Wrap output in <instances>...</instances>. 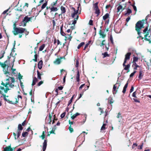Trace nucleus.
<instances>
[{
    "label": "nucleus",
    "mask_w": 151,
    "mask_h": 151,
    "mask_svg": "<svg viewBox=\"0 0 151 151\" xmlns=\"http://www.w3.org/2000/svg\"><path fill=\"white\" fill-rule=\"evenodd\" d=\"M12 33L14 35H19V38H21L23 35H25L26 37L29 33V32L27 31V29L25 28L17 27L16 24L14 23L13 24V28Z\"/></svg>",
    "instance_id": "obj_1"
},
{
    "label": "nucleus",
    "mask_w": 151,
    "mask_h": 151,
    "mask_svg": "<svg viewBox=\"0 0 151 151\" xmlns=\"http://www.w3.org/2000/svg\"><path fill=\"white\" fill-rule=\"evenodd\" d=\"M145 20L143 19L142 20L138 21L136 24L135 30L137 32V34L139 35V36L137 37V38L139 37H141L142 39H144V37H142L140 35L141 33L140 30L142 28L144 27V25L145 23Z\"/></svg>",
    "instance_id": "obj_2"
},
{
    "label": "nucleus",
    "mask_w": 151,
    "mask_h": 151,
    "mask_svg": "<svg viewBox=\"0 0 151 151\" xmlns=\"http://www.w3.org/2000/svg\"><path fill=\"white\" fill-rule=\"evenodd\" d=\"M7 61L6 60L4 63L0 62V65L3 68V71L4 73L5 74H9V64H7Z\"/></svg>",
    "instance_id": "obj_3"
},
{
    "label": "nucleus",
    "mask_w": 151,
    "mask_h": 151,
    "mask_svg": "<svg viewBox=\"0 0 151 151\" xmlns=\"http://www.w3.org/2000/svg\"><path fill=\"white\" fill-rule=\"evenodd\" d=\"M150 32V29L148 30V27H147L143 30V33L146 34L145 35V39L146 41L149 42V43H151V40L148 39L147 38V36L149 35V33Z\"/></svg>",
    "instance_id": "obj_4"
},
{
    "label": "nucleus",
    "mask_w": 151,
    "mask_h": 151,
    "mask_svg": "<svg viewBox=\"0 0 151 151\" xmlns=\"http://www.w3.org/2000/svg\"><path fill=\"white\" fill-rule=\"evenodd\" d=\"M30 18L28 16H26L23 19L22 22L23 23V26L25 27L26 25V24L29 22H30Z\"/></svg>",
    "instance_id": "obj_5"
},
{
    "label": "nucleus",
    "mask_w": 151,
    "mask_h": 151,
    "mask_svg": "<svg viewBox=\"0 0 151 151\" xmlns=\"http://www.w3.org/2000/svg\"><path fill=\"white\" fill-rule=\"evenodd\" d=\"M15 148V147L12 148L10 144L8 146H6L4 148V150L2 151H13Z\"/></svg>",
    "instance_id": "obj_6"
},
{
    "label": "nucleus",
    "mask_w": 151,
    "mask_h": 151,
    "mask_svg": "<svg viewBox=\"0 0 151 151\" xmlns=\"http://www.w3.org/2000/svg\"><path fill=\"white\" fill-rule=\"evenodd\" d=\"M65 59L64 57H61L59 58H57L53 61V63L55 65H59L61 62V59Z\"/></svg>",
    "instance_id": "obj_7"
},
{
    "label": "nucleus",
    "mask_w": 151,
    "mask_h": 151,
    "mask_svg": "<svg viewBox=\"0 0 151 151\" xmlns=\"http://www.w3.org/2000/svg\"><path fill=\"white\" fill-rule=\"evenodd\" d=\"M132 13V10L130 9L127 8V11L125 12V13L124 14V16H129Z\"/></svg>",
    "instance_id": "obj_8"
},
{
    "label": "nucleus",
    "mask_w": 151,
    "mask_h": 151,
    "mask_svg": "<svg viewBox=\"0 0 151 151\" xmlns=\"http://www.w3.org/2000/svg\"><path fill=\"white\" fill-rule=\"evenodd\" d=\"M117 12H121L124 9V8H123L121 5H119L117 8Z\"/></svg>",
    "instance_id": "obj_9"
},
{
    "label": "nucleus",
    "mask_w": 151,
    "mask_h": 151,
    "mask_svg": "<svg viewBox=\"0 0 151 151\" xmlns=\"http://www.w3.org/2000/svg\"><path fill=\"white\" fill-rule=\"evenodd\" d=\"M47 140H45L43 143L42 150L43 151H45L46 149L47 146Z\"/></svg>",
    "instance_id": "obj_10"
},
{
    "label": "nucleus",
    "mask_w": 151,
    "mask_h": 151,
    "mask_svg": "<svg viewBox=\"0 0 151 151\" xmlns=\"http://www.w3.org/2000/svg\"><path fill=\"white\" fill-rule=\"evenodd\" d=\"M77 73L76 76V81L78 82H79L80 81V74L79 70L77 69Z\"/></svg>",
    "instance_id": "obj_11"
},
{
    "label": "nucleus",
    "mask_w": 151,
    "mask_h": 151,
    "mask_svg": "<svg viewBox=\"0 0 151 151\" xmlns=\"http://www.w3.org/2000/svg\"><path fill=\"white\" fill-rule=\"evenodd\" d=\"M131 54V53L130 52H129L127 53L125 55V58L124 59L127 60H129L130 58V56Z\"/></svg>",
    "instance_id": "obj_12"
},
{
    "label": "nucleus",
    "mask_w": 151,
    "mask_h": 151,
    "mask_svg": "<svg viewBox=\"0 0 151 151\" xmlns=\"http://www.w3.org/2000/svg\"><path fill=\"white\" fill-rule=\"evenodd\" d=\"M15 58H14V60H13V62H12V68H11V70H12V73L14 74V75H15L16 74V73H15L14 72V71H15L16 70V69H15V68H13V66H14V62L15 61Z\"/></svg>",
    "instance_id": "obj_13"
},
{
    "label": "nucleus",
    "mask_w": 151,
    "mask_h": 151,
    "mask_svg": "<svg viewBox=\"0 0 151 151\" xmlns=\"http://www.w3.org/2000/svg\"><path fill=\"white\" fill-rule=\"evenodd\" d=\"M63 26L62 25L60 27V33L61 35L65 37L66 35V34L63 31Z\"/></svg>",
    "instance_id": "obj_14"
},
{
    "label": "nucleus",
    "mask_w": 151,
    "mask_h": 151,
    "mask_svg": "<svg viewBox=\"0 0 151 151\" xmlns=\"http://www.w3.org/2000/svg\"><path fill=\"white\" fill-rule=\"evenodd\" d=\"M15 99L16 101H10V103L13 104L18 103L19 101V98L18 97V96H17V98H15Z\"/></svg>",
    "instance_id": "obj_15"
},
{
    "label": "nucleus",
    "mask_w": 151,
    "mask_h": 151,
    "mask_svg": "<svg viewBox=\"0 0 151 151\" xmlns=\"http://www.w3.org/2000/svg\"><path fill=\"white\" fill-rule=\"evenodd\" d=\"M42 60H40L38 63L37 65L38 68L39 69H40L42 68Z\"/></svg>",
    "instance_id": "obj_16"
},
{
    "label": "nucleus",
    "mask_w": 151,
    "mask_h": 151,
    "mask_svg": "<svg viewBox=\"0 0 151 151\" xmlns=\"http://www.w3.org/2000/svg\"><path fill=\"white\" fill-rule=\"evenodd\" d=\"M78 15H77V16H76V18H74V20L73 21V22L72 24H73L74 26H75V24H76L77 22V21L78 20Z\"/></svg>",
    "instance_id": "obj_17"
},
{
    "label": "nucleus",
    "mask_w": 151,
    "mask_h": 151,
    "mask_svg": "<svg viewBox=\"0 0 151 151\" xmlns=\"http://www.w3.org/2000/svg\"><path fill=\"white\" fill-rule=\"evenodd\" d=\"M38 81V79H37L35 77L32 81V86H33L35 85L36 83Z\"/></svg>",
    "instance_id": "obj_18"
},
{
    "label": "nucleus",
    "mask_w": 151,
    "mask_h": 151,
    "mask_svg": "<svg viewBox=\"0 0 151 151\" xmlns=\"http://www.w3.org/2000/svg\"><path fill=\"white\" fill-rule=\"evenodd\" d=\"M106 125V124H103L101 127V130L102 132H104V130L106 129L105 126Z\"/></svg>",
    "instance_id": "obj_19"
},
{
    "label": "nucleus",
    "mask_w": 151,
    "mask_h": 151,
    "mask_svg": "<svg viewBox=\"0 0 151 151\" xmlns=\"http://www.w3.org/2000/svg\"><path fill=\"white\" fill-rule=\"evenodd\" d=\"M94 9L95 11V13L97 14L96 16L98 17L99 16L100 13V11L99 7L97 8H96Z\"/></svg>",
    "instance_id": "obj_20"
},
{
    "label": "nucleus",
    "mask_w": 151,
    "mask_h": 151,
    "mask_svg": "<svg viewBox=\"0 0 151 151\" xmlns=\"http://www.w3.org/2000/svg\"><path fill=\"white\" fill-rule=\"evenodd\" d=\"M109 18V13H106L104 16L103 17V19L105 20Z\"/></svg>",
    "instance_id": "obj_21"
},
{
    "label": "nucleus",
    "mask_w": 151,
    "mask_h": 151,
    "mask_svg": "<svg viewBox=\"0 0 151 151\" xmlns=\"http://www.w3.org/2000/svg\"><path fill=\"white\" fill-rule=\"evenodd\" d=\"M116 84L114 85L112 91L113 94H116L117 91V90L116 89Z\"/></svg>",
    "instance_id": "obj_22"
},
{
    "label": "nucleus",
    "mask_w": 151,
    "mask_h": 151,
    "mask_svg": "<svg viewBox=\"0 0 151 151\" xmlns=\"http://www.w3.org/2000/svg\"><path fill=\"white\" fill-rule=\"evenodd\" d=\"M89 87V86H87V88L86 89H85L84 90H83V92L80 94V96L78 98V99H80L82 97V96L83 94V93L84 92V91H86V90L88 89Z\"/></svg>",
    "instance_id": "obj_23"
},
{
    "label": "nucleus",
    "mask_w": 151,
    "mask_h": 151,
    "mask_svg": "<svg viewBox=\"0 0 151 151\" xmlns=\"http://www.w3.org/2000/svg\"><path fill=\"white\" fill-rule=\"evenodd\" d=\"M52 114H51L50 113L49 114V122H48V124H50L52 122Z\"/></svg>",
    "instance_id": "obj_24"
},
{
    "label": "nucleus",
    "mask_w": 151,
    "mask_h": 151,
    "mask_svg": "<svg viewBox=\"0 0 151 151\" xmlns=\"http://www.w3.org/2000/svg\"><path fill=\"white\" fill-rule=\"evenodd\" d=\"M134 66H135V67H134V70H136L137 69V67H139V66L136 63H133V64L132 65V67H133Z\"/></svg>",
    "instance_id": "obj_25"
},
{
    "label": "nucleus",
    "mask_w": 151,
    "mask_h": 151,
    "mask_svg": "<svg viewBox=\"0 0 151 151\" xmlns=\"http://www.w3.org/2000/svg\"><path fill=\"white\" fill-rule=\"evenodd\" d=\"M46 0H45V2L44 3L42 6L41 9L42 10L44 9L47 5V1H46Z\"/></svg>",
    "instance_id": "obj_26"
},
{
    "label": "nucleus",
    "mask_w": 151,
    "mask_h": 151,
    "mask_svg": "<svg viewBox=\"0 0 151 151\" xmlns=\"http://www.w3.org/2000/svg\"><path fill=\"white\" fill-rule=\"evenodd\" d=\"M125 67L124 68V70H127V72L129 71V68L130 67V65L128 64L127 65H125Z\"/></svg>",
    "instance_id": "obj_27"
},
{
    "label": "nucleus",
    "mask_w": 151,
    "mask_h": 151,
    "mask_svg": "<svg viewBox=\"0 0 151 151\" xmlns=\"http://www.w3.org/2000/svg\"><path fill=\"white\" fill-rule=\"evenodd\" d=\"M60 9L61 11L62 14L65 13L66 12L65 8V7L63 6H61L60 7Z\"/></svg>",
    "instance_id": "obj_28"
},
{
    "label": "nucleus",
    "mask_w": 151,
    "mask_h": 151,
    "mask_svg": "<svg viewBox=\"0 0 151 151\" xmlns=\"http://www.w3.org/2000/svg\"><path fill=\"white\" fill-rule=\"evenodd\" d=\"M109 40L110 41H111V43L112 45H114V43L113 42V38L112 37V35H109Z\"/></svg>",
    "instance_id": "obj_29"
},
{
    "label": "nucleus",
    "mask_w": 151,
    "mask_h": 151,
    "mask_svg": "<svg viewBox=\"0 0 151 151\" xmlns=\"http://www.w3.org/2000/svg\"><path fill=\"white\" fill-rule=\"evenodd\" d=\"M51 12L53 11H56L58 10V8L56 7H54V6H52V7L50 8Z\"/></svg>",
    "instance_id": "obj_30"
},
{
    "label": "nucleus",
    "mask_w": 151,
    "mask_h": 151,
    "mask_svg": "<svg viewBox=\"0 0 151 151\" xmlns=\"http://www.w3.org/2000/svg\"><path fill=\"white\" fill-rule=\"evenodd\" d=\"M37 78L39 80L41 79V74L40 73L39 71L38 70H37Z\"/></svg>",
    "instance_id": "obj_31"
},
{
    "label": "nucleus",
    "mask_w": 151,
    "mask_h": 151,
    "mask_svg": "<svg viewBox=\"0 0 151 151\" xmlns=\"http://www.w3.org/2000/svg\"><path fill=\"white\" fill-rule=\"evenodd\" d=\"M71 32L70 33V34H68V37H65V40H66L67 39H68V40H70L71 38H72V37L70 35L71 34Z\"/></svg>",
    "instance_id": "obj_32"
},
{
    "label": "nucleus",
    "mask_w": 151,
    "mask_h": 151,
    "mask_svg": "<svg viewBox=\"0 0 151 151\" xmlns=\"http://www.w3.org/2000/svg\"><path fill=\"white\" fill-rule=\"evenodd\" d=\"M102 55H103V58H104L106 57H109V55L107 54V52H105L104 53H102Z\"/></svg>",
    "instance_id": "obj_33"
},
{
    "label": "nucleus",
    "mask_w": 151,
    "mask_h": 151,
    "mask_svg": "<svg viewBox=\"0 0 151 151\" xmlns=\"http://www.w3.org/2000/svg\"><path fill=\"white\" fill-rule=\"evenodd\" d=\"M139 59L138 58L136 57H134L133 58V61L132 62L133 63H136V62H137Z\"/></svg>",
    "instance_id": "obj_34"
},
{
    "label": "nucleus",
    "mask_w": 151,
    "mask_h": 151,
    "mask_svg": "<svg viewBox=\"0 0 151 151\" xmlns=\"http://www.w3.org/2000/svg\"><path fill=\"white\" fill-rule=\"evenodd\" d=\"M45 44H43L39 48V51H42L45 47Z\"/></svg>",
    "instance_id": "obj_35"
},
{
    "label": "nucleus",
    "mask_w": 151,
    "mask_h": 151,
    "mask_svg": "<svg viewBox=\"0 0 151 151\" xmlns=\"http://www.w3.org/2000/svg\"><path fill=\"white\" fill-rule=\"evenodd\" d=\"M85 44L84 42H82L78 46L77 48L79 49L81 47L83 46Z\"/></svg>",
    "instance_id": "obj_36"
},
{
    "label": "nucleus",
    "mask_w": 151,
    "mask_h": 151,
    "mask_svg": "<svg viewBox=\"0 0 151 151\" xmlns=\"http://www.w3.org/2000/svg\"><path fill=\"white\" fill-rule=\"evenodd\" d=\"M57 15H58V13H56L55 14V17L53 18L55 21H57L60 18H58V16Z\"/></svg>",
    "instance_id": "obj_37"
},
{
    "label": "nucleus",
    "mask_w": 151,
    "mask_h": 151,
    "mask_svg": "<svg viewBox=\"0 0 151 151\" xmlns=\"http://www.w3.org/2000/svg\"><path fill=\"white\" fill-rule=\"evenodd\" d=\"M15 10L18 11L22 12V6L20 5V6L18 7Z\"/></svg>",
    "instance_id": "obj_38"
},
{
    "label": "nucleus",
    "mask_w": 151,
    "mask_h": 151,
    "mask_svg": "<svg viewBox=\"0 0 151 151\" xmlns=\"http://www.w3.org/2000/svg\"><path fill=\"white\" fill-rule=\"evenodd\" d=\"M37 55L36 54V53L34 55L35 58L33 59L32 60L35 62H37Z\"/></svg>",
    "instance_id": "obj_39"
},
{
    "label": "nucleus",
    "mask_w": 151,
    "mask_h": 151,
    "mask_svg": "<svg viewBox=\"0 0 151 151\" xmlns=\"http://www.w3.org/2000/svg\"><path fill=\"white\" fill-rule=\"evenodd\" d=\"M42 139H44L45 138V132L43 131L42 135L40 137Z\"/></svg>",
    "instance_id": "obj_40"
},
{
    "label": "nucleus",
    "mask_w": 151,
    "mask_h": 151,
    "mask_svg": "<svg viewBox=\"0 0 151 151\" xmlns=\"http://www.w3.org/2000/svg\"><path fill=\"white\" fill-rule=\"evenodd\" d=\"M57 1L58 0H56L55 1L51 3V5L52 6H56L57 2Z\"/></svg>",
    "instance_id": "obj_41"
},
{
    "label": "nucleus",
    "mask_w": 151,
    "mask_h": 151,
    "mask_svg": "<svg viewBox=\"0 0 151 151\" xmlns=\"http://www.w3.org/2000/svg\"><path fill=\"white\" fill-rule=\"evenodd\" d=\"M18 129L21 130H22L23 129V127L21 124H19L18 125Z\"/></svg>",
    "instance_id": "obj_42"
},
{
    "label": "nucleus",
    "mask_w": 151,
    "mask_h": 151,
    "mask_svg": "<svg viewBox=\"0 0 151 151\" xmlns=\"http://www.w3.org/2000/svg\"><path fill=\"white\" fill-rule=\"evenodd\" d=\"M28 134V132H24L22 133V135L23 137H25Z\"/></svg>",
    "instance_id": "obj_43"
},
{
    "label": "nucleus",
    "mask_w": 151,
    "mask_h": 151,
    "mask_svg": "<svg viewBox=\"0 0 151 151\" xmlns=\"http://www.w3.org/2000/svg\"><path fill=\"white\" fill-rule=\"evenodd\" d=\"M23 76L21 75L20 73H19L18 75V78L20 81L22 79Z\"/></svg>",
    "instance_id": "obj_44"
},
{
    "label": "nucleus",
    "mask_w": 151,
    "mask_h": 151,
    "mask_svg": "<svg viewBox=\"0 0 151 151\" xmlns=\"http://www.w3.org/2000/svg\"><path fill=\"white\" fill-rule=\"evenodd\" d=\"M98 2H96L93 4V9H95V8H98Z\"/></svg>",
    "instance_id": "obj_45"
},
{
    "label": "nucleus",
    "mask_w": 151,
    "mask_h": 151,
    "mask_svg": "<svg viewBox=\"0 0 151 151\" xmlns=\"http://www.w3.org/2000/svg\"><path fill=\"white\" fill-rule=\"evenodd\" d=\"M4 97V99L5 101L8 102L9 103H10V101H10L9 100L7 99L6 98V95L5 94H4V96H3Z\"/></svg>",
    "instance_id": "obj_46"
},
{
    "label": "nucleus",
    "mask_w": 151,
    "mask_h": 151,
    "mask_svg": "<svg viewBox=\"0 0 151 151\" xmlns=\"http://www.w3.org/2000/svg\"><path fill=\"white\" fill-rule=\"evenodd\" d=\"M9 78L11 79L12 82L11 83H14L15 82L14 78V77H9Z\"/></svg>",
    "instance_id": "obj_47"
},
{
    "label": "nucleus",
    "mask_w": 151,
    "mask_h": 151,
    "mask_svg": "<svg viewBox=\"0 0 151 151\" xmlns=\"http://www.w3.org/2000/svg\"><path fill=\"white\" fill-rule=\"evenodd\" d=\"M68 129L70 133H72L73 131V129L72 128L71 126H69Z\"/></svg>",
    "instance_id": "obj_48"
},
{
    "label": "nucleus",
    "mask_w": 151,
    "mask_h": 151,
    "mask_svg": "<svg viewBox=\"0 0 151 151\" xmlns=\"http://www.w3.org/2000/svg\"><path fill=\"white\" fill-rule=\"evenodd\" d=\"M137 143H134L132 147V148L133 149L135 148L137 146Z\"/></svg>",
    "instance_id": "obj_49"
},
{
    "label": "nucleus",
    "mask_w": 151,
    "mask_h": 151,
    "mask_svg": "<svg viewBox=\"0 0 151 151\" xmlns=\"http://www.w3.org/2000/svg\"><path fill=\"white\" fill-rule=\"evenodd\" d=\"M143 143H142V145L138 146L137 149L139 150H141L142 148Z\"/></svg>",
    "instance_id": "obj_50"
},
{
    "label": "nucleus",
    "mask_w": 151,
    "mask_h": 151,
    "mask_svg": "<svg viewBox=\"0 0 151 151\" xmlns=\"http://www.w3.org/2000/svg\"><path fill=\"white\" fill-rule=\"evenodd\" d=\"M136 70H134V71L130 75V77L131 78L132 77H133L135 73L136 72Z\"/></svg>",
    "instance_id": "obj_51"
},
{
    "label": "nucleus",
    "mask_w": 151,
    "mask_h": 151,
    "mask_svg": "<svg viewBox=\"0 0 151 151\" xmlns=\"http://www.w3.org/2000/svg\"><path fill=\"white\" fill-rule=\"evenodd\" d=\"M142 71H140L139 73V74L138 76V78L139 79H141L142 78Z\"/></svg>",
    "instance_id": "obj_52"
},
{
    "label": "nucleus",
    "mask_w": 151,
    "mask_h": 151,
    "mask_svg": "<svg viewBox=\"0 0 151 151\" xmlns=\"http://www.w3.org/2000/svg\"><path fill=\"white\" fill-rule=\"evenodd\" d=\"M77 15H78V14H76V13H72L71 14V17L73 18H76V17H75V16L76 15L77 16Z\"/></svg>",
    "instance_id": "obj_53"
},
{
    "label": "nucleus",
    "mask_w": 151,
    "mask_h": 151,
    "mask_svg": "<svg viewBox=\"0 0 151 151\" xmlns=\"http://www.w3.org/2000/svg\"><path fill=\"white\" fill-rule=\"evenodd\" d=\"M73 96H73L72 97V98H71V99H70V101H69L68 102V106H69L70 104H71V102H72V100L73 99Z\"/></svg>",
    "instance_id": "obj_54"
},
{
    "label": "nucleus",
    "mask_w": 151,
    "mask_h": 151,
    "mask_svg": "<svg viewBox=\"0 0 151 151\" xmlns=\"http://www.w3.org/2000/svg\"><path fill=\"white\" fill-rule=\"evenodd\" d=\"M9 86L10 88H13L14 87V85L12 83H9Z\"/></svg>",
    "instance_id": "obj_55"
},
{
    "label": "nucleus",
    "mask_w": 151,
    "mask_h": 151,
    "mask_svg": "<svg viewBox=\"0 0 151 151\" xmlns=\"http://www.w3.org/2000/svg\"><path fill=\"white\" fill-rule=\"evenodd\" d=\"M121 114L119 112L117 115V117L118 118H122V116L121 115Z\"/></svg>",
    "instance_id": "obj_56"
},
{
    "label": "nucleus",
    "mask_w": 151,
    "mask_h": 151,
    "mask_svg": "<svg viewBox=\"0 0 151 151\" xmlns=\"http://www.w3.org/2000/svg\"><path fill=\"white\" fill-rule=\"evenodd\" d=\"M112 99H109L108 101V103L109 104H111L113 103V101H112Z\"/></svg>",
    "instance_id": "obj_57"
},
{
    "label": "nucleus",
    "mask_w": 151,
    "mask_h": 151,
    "mask_svg": "<svg viewBox=\"0 0 151 151\" xmlns=\"http://www.w3.org/2000/svg\"><path fill=\"white\" fill-rule=\"evenodd\" d=\"M43 82L42 81H41L39 82L37 84V86H40L41 84H42Z\"/></svg>",
    "instance_id": "obj_58"
},
{
    "label": "nucleus",
    "mask_w": 151,
    "mask_h": 151,
    "mask_svg": "<svg viewBox=\"0 0 151 151\" xmlns=\"http://www.w3.org/2000/svg\"><path fill=\"white\" fill-rule=\"evenodd\" d=\"M65 114L66 113L65 112L63 113L60 115L61 118H64L65 116Z\"/></svg>",
    "instance_id": "obj_59"
},
{
    "label": "nucleus",
    "mask_w": 151,
    "mask_h": 151,
    "mask_svg": "<svg viewBox=\"0 0 151 151\" xmlns=\"http://www.w3.org/2000/svg\"><path fill=\"white\" fill-rule=\"evenodd\" d=\"M109 43H108V45H105V48H106V50L107 51L109 50Z\"/></svg>",
    "instance_id": "obj_60"
},
{
    "label": "nucleus",
    "mask_w": 151,
    "mask_h": 151,
    "mask_svg": "<svg viewBox=\"0 0 151 151\" xmlns=\"http://www.w3.org/2000/svg\"><path fill=\"white\" fill-rule=\"evenodd\" d=\"M89 24L91 25H93V21L92 20H90L89 22Z\"/></svg>",
    "instance_id": "obj_61"
},
{
    "label": "nucleus",
    "mask_w": 151,
    "mask_h": 151,
    "mask_svg": "<svg viewBox=\"0 0 151 151\" xmlns=\"http://www.w3.org/2000/svg\"><path fill=\"white\" fill-rule=\"evenodd\" d=\"M11 58V57L9 56H8L7 57V59L6 60L7 61V64H8L10 62V59Z\"/></svg>",
    "instance_id": "obj_62"
},
{
    "label": "nucleus",
    "mask_w": 151,
    "mask_h": 151,
    "mask_svg": "<svg viewBox=\"0 0 151 151\" xmlns=\"http://www.w3.org/2000/svg\"><path fill=\"white\" fill-rule=\"evenodd\" d=\"M99 111H101V114H103L104 113V111L100 107H99Z\"/></svg>",
    "instance_id": "obj_63"
},
{
    "label": "nucleus",
    "mask_w": 151,
    "mask_h": 151,
    "mask_svg": "<svg viewBox=\"0 0 151 151\" xmlns=\"http://www.w3.org/2000/svg\"><path fill=\"white\" fill-rule=\"evenodd\" d=\"M132 6H133L134 10L136 12L137 11V9L136 6L134 5V4H133Z\"/></svg>",
    "instance_id": "obj_64"
}]
</instances>
